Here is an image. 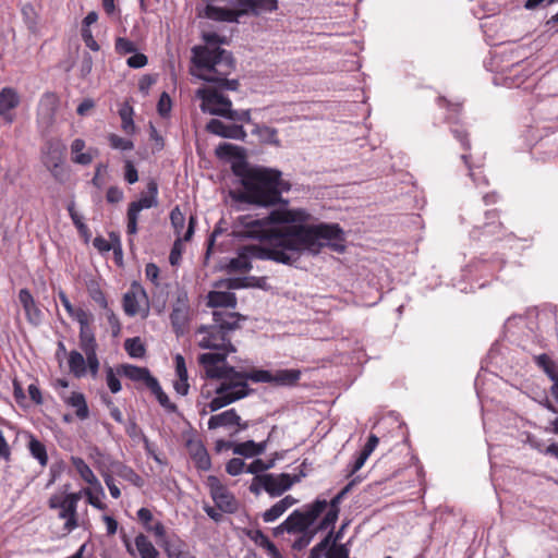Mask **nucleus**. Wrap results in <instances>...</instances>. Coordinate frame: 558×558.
<instances>
[{
	"instance_id": "f257e3e1",
	"label": "nucleus",
	"mask_w": 558,
	"mask_h": 558,
	"mask_svg": "<svg viewBox=\"0 0 558 558\" xmlns=\"http://www.w3.org/2000/svg\"><path fill=\"white\" fill-rule=\"evenodd\" d=\"M275 221L269 215L256 218L243 215L238 218V235L268 242L267 250H281L286 255L300 259L303 252L317 255L327 246L342 253L345 250L344 232L338 223L320 222L316 226H283L274 227Z\"/></svg>"
},
{
	"instance_id": "f03ea898",
	"label": "nucleus",
	"mask_w": 558,
	"mask_h": 558,
	"mask_svg": "<svg viewBox=\"0 0 558 558\" xmlns=\"http://www.w3.org/2000/svg\"><path fill=\"white\" fill-rule=\"evenodd\" d=\"M245 317L234 311H213V324L202 325L196 330L198 347L213 350L199 354L197 357L206 379L218 380L215 387V397H221L228 392L231 381L235 380L234 366L227 363L229 354L236 352L235 345L231 342V333L241 328V322Z\"/></svg>"
},
{
	"instance_id": "7ed1b4c3",
	"label": "nucleus",
	"mask_w": 558,
	"mask_h": 558,
	"mask_svg": "<svg viewBox=\"0 0 558 558\" xmlns=\"http://www.w3.org/2000/svg\"><path fill=\"white\" fill-rule=\"evenodd\" d=\"M232 170L241 179L243 186L239 201L263 207L288 203L282 198V193L289 192L291 184L282 179L281 171L271 168H248L245 163L233 165Z\"/></svg>"
},
{
	"instance_id": "20e7f679",
	"label": "nucleus",
	"mask_w": 558,
	"mask_h": 558,
	"mask_svg": "<svg viewBox=\"0 0 558 558\" xmlns=\"http://www.w3.org/2000/svg\"><path fill=\"white\" fill-rule=\"evenodd\" d=\"M235 380L227 388L228 392L221 397H214L207 404L210 412H216L238 400L247 397L253 390L248 387V380L253 383H266L277 387H294L301 379L302 373L296 368L267 369L252 368L250 371H232Z\"/></svg>"
},
{
	"instance_id": "39448f33",
	"label": "nucleus",
	"mask_w": 558,
	"mask_h": 558,
	"mask_svg": "<svg viewBox=\"0 0 558 558\" xmlns=\"http://www.w3.org/2000/svg\"><path fill=\"white\" fill-rule=\"evenodd\" d=\"M192 51V61L197 69V72L193 73L195 76L202 81L215 83L222 89H238V80L227 78L235 68L231 52L219 47L211 48L209 46H196Z\"/></svg>"
},
{
	"instance_id": "423d86ee",
	"label": "nucleus",
	"mask_w": 558,
	"mask_h": 558,
	"mask_svg": "<svg viewBox=\"0 0 558 558\" xmlns=\"http://www.w3.org/2000/svg\"><path fill=\"white\" fill-rule=\"evenodd\" d=\"M272 260L278 264L293 265L294 257L286 255L281 250H267L266 245L248 244L238 248L236 256L230 259L228 268L232 272H247L252 269V260Z\"/></svg>"
},
{
	"instance_id": "0eeeda50",
	"label": "nucleus",
	"mask_w": 558,
	"mask_h": 558,
	"mask_svg": "<svg viewBox=\"0 0 558 558\" xmlns=\"http://www.w3.org/2000/svg\"><path fill=\"white\" fill-rule=\"evenodd\" d=\"M327 509L325 499H316L305 506L304 511L294 510L282 523L281 527L288 533H306L318 517Z\"/></svg>"
},
{
	"instance_id": "6e6552de",
	"label": "nucleus",
	"mask_w": 558,
	"mask_h": 558,
	"mask_svg": "<svg viewBox=\"0 0 558 558\" xmlns=\"http://www.w3.org/2000/svg\"><path fill=\"white\" fill-rule=\"evenodd\" d=\"M147 193L142 195L140 199L131 202L126 211V233L135 235L138 231L137 222L141 210L156 207L158 205V184L150 179L146 185Z\"/></svg>"
},
{
	"instance_id": "1a4fd4ad",
	"label": "nucleus",
	"mask_w": 558,
	"mask_h": 558,
	"mask_svg": "<svg viewBox=\"0 0 558 558\" xmlns=\"http://www.w3.org/2000/svg\"><path fill=\"white\" fill-rule=\"evenodd\" d=\"M305 473L301 471L299 474L289 473H265L263 475H256V481L259 482L263 489L271 497L281 496L283 493L289 490L294 484L299 483Z\"/></svg>"
},
{
	"instance_id": "9d476101",
	"label": "nucleus",
	"mask_w": 558,
	"mask_h": 558,
	"mask_svg": "<svg viewBox=\"0 0 558 558\" xmlns=\"http://www.w3.org/2000/svg\"><path fill=\"white\" fill-rule=\"evenodd\" d=\"M196 97L202 100L201 110L205 113L226 118L232 107L231 100L211 87L196 90Z\"/></svg>"
},
{
	"instance_id": "9b49d317",
	"label": "nucleus",
	"mask_w": 558,
	"mask_h": 558,
	"mask_svg": "<svg viewBox=\"0 0 558 558\" xmlns=\"http://www.w3.org/2000/svg\"><path fill=\"white\" fill-rule=\"evenodd\" d=\"M210 496L216 507L226 513H234L239 509V502L234 495L220 482L217 476L210 475L206 482Z\"/></svg>"
},
{
	"instance_id": "f8f14e48",
	"label": "nucleus",
	"mask_w": 558,
	"mask_h": 558,
	"mask_svg": "<svg viewBox=\"0 0 558 558\" xmlns=\"http://www.w3.org/2000/svg\"><path fill=\"white\" fill-rule=\"evenodd\" d=\"M190 314L191 307L187 293L185 291H180L177 294L170 313L171 326L178 337L183 336L186 332L190 323Z\"/></svg>"
},
{
	"instance_id": "ddd939ff",
	"label": "nucleus",
	"mask_w": 558,
	"mask_h": 558,
	"mask_svg": "<svg viewBox=\"0 0 558 558\" xmlns=\"http://www.w3.org/2000/svg\"><path fill=\"white\" fill-rule=\"evenodd\" d=\"M123 311L128 316L141 315L146 318L149 314L148 298L145 290L137 284L132 288L123 295L122 300Z\"/></svg>"
},
{
	"instance_id": "4468645a",
	"label": "nucleus",
	"mask_w": 558,
	"mask_h": 558,
	"mask_svg": "<svg viewBox=\"0 0 558 558\" xmlns=\"http://www.w3.org/2000/svg\"><path fill=\"white\" fill-rule=\"evenodd\" d=\"M360 481L359 477L350 481L329 502H327L328 511L317 525V530L325 531L329 527H333L338 520L340 512V504L344 497L351 492L353 486Z\"/></svg>"
},
{
	"instance_id": "2eb2a0df",
	"label": "nucleus",
	"mask_w": 558,
	"mask_h": 558,
	"mask_svg": "<svg viewBox=\"0 0 558 558\" xmlns=\"http://www.w3.org/2000/svg\"><path fill=\"white\" fill-rule=\"evenodd\" d=\"M311 218V214L302 208L274 209L269 213V219L275 221V225L308 226L306 222Z\"/></svg>"
},
{
	"instance_id": "dca6fc26",
	"label": "nucleus",
	"mask_w": 558,
	"mask_h": 558,
	"mask_svg": "<svg viewBox=\"0 0 558 558\" xmlns=\"http://www.w3.org/2000/svg\"><path fill=\"white\" fill-rule=\"evenodd\" d=\"M66 147L60 138L51 137L41 147V162L44 166L56 167L64 162Z\"/></svg>"
},
{
	"instance_id": "f3484780",
	"label": "nucleus",
	"mask_w": 558,
	"mask_h": 558,
	"mask_svg": "<svg viewBox=\"0 0 558 558\" xmlns=\"http://www.w3.org/2000/svg\"><path fill=\"white\" fill-rule=\"evenodd\" d=\"M19 302L24 310L26 320L33 326H39L44 314L28 289L24 288L19 291Z\"/></svg>"
},
{
	"instance_id": "a211bd4d",
	"label": "nucleus",
	"mask_w": 558,
	"mask_h": 558,
	"mask_svg": "<svg viewBox=\"0 0 558 558\" xmlns=\"http://www.w3.org/2000/svg\"><path fill=\"white\" fill-rule=\"evenodd\" d=\"M49 507L51 509H60L59 518L64 519V530L66 532H72L78 526L77 523V510L70 505L65 499L58 496H52L49 499Z\"/></svg>"
},
{
	"instance_id": "6ab92c4d",
	"label": "nucleus",
	"mask_w": 558,
	"mask_h": 558,
	"mask_svg": "<svg viewBox=\"0 0 558 558\" xmlns=\"http://www.w3.org/2000/svg\"><path fill=\"white\" fill-rule=\"evenodd\" d=\"M206 130L215 135L221 136L223 138H232V140H244L246 137V132L242 125L238 124H225L222 121L218 119H211L207 125Z\"/></svg>"
},
{
	"instance_id": "aec40b11",
	"label": "nucleus",
	"mask_w": 558,
	"mask_h": 558,
	"mask_svg": "<svg viewBox=\"0 0 558 558\" xmlns=\"http://www.w3.org/2000/svg\"><path fill=\"white\" fill-rule=\"evenodd\" d=\"M118 374L125 376L132 381L144 383L148 389L157 379L154 376H151L148 368L140 367L132 364L120 365L118 367Z\"/></svg>"
},
{
	"instance_id": "412c9836",
	"label": "nucleus",
	"mask_w": 558,
	"mask_h": 558,
	"mask_svg": "<svg viewBox=\"0 0 558 558\" xmlns=\"http://www.w3.org/2000/svg\"><path fill=\"white\" fill-rule=\"evenodd\" d=\"M238 300L234 293L228 291H211L207 296V305L214 311H230L236 307Z\"/></svg>"
},
{
	"instance_id": "4be33fe9",
	"label": "nucleus",
	"mask_w": 558,
	"mask_h": 558,
	"mask_svg": "<svg viewBox=\"0 0 558 558\" xmlns=\"http://www.w3.org/2000/svg\"><path fill=\"white\" fill-rule=\"evenodd\" d=\"M93 316L82 320L80 324L78 342L84 353L97 351L98 344L92 327Z\"/></svg>"
},
{
	"instance_id": "5701e85b",
	"label": "nucleus",
	"mask_w": 558,
	"mask_h": 558,
	"mask_svg": "<svg viewBox=\"0 0 558 558\" xmlns=\"http://www.w3.org/2000/svg\"><path fill=\"white\" fill-rule=\"evenodd\" d=\"M20 105V96L12 87H4L0 90V116L11 123L13 117L9 113Z\"/></svg>"
},
{
	"instance_id": "b1692460",
	"label": "nucleus",
	"mask_w": 558,
	"mask_h": 558,
	"mask_svg": "<svg viewBox=\"0 0 558 558\" xmlns=\"http://www.w3.org/2000/svg\"><path fill=\"white\" fill-rule=\"evenodd\" d=\"M71 463L82 480L94 486L95 489H97L98 493L105 497L104 488L88 464L80 457H71Z\"/></svg>"
},
{
	"instance_id": "393cba45",
	"label": "nucleus",
	"mask_w": 558,
	"mask_h": 558,
	"mask_svg": "<svg viewBox=\"0 0 558 558\" xmlns=\"http://www.w3.org/2000/svg\"><path fill=\"white\" fill-rule=\"evenodd\" d=\"M241 11H236L229 8H220L217 5H214L211 3H208L205 8V16L209 20L217 21V22H238L239 16L242 14Z\"/></svg>"
},
{
	"instance_id": "a878e982",
	"label": "nucleus",
	"mask_w": 558,
	"mask_h": 558,
	"mask_svg": "<svg viewBox=\"0 0 558 558\" xmlns=\"http://www.w3.org/2000/svg\"><path fill=\"white\" fill-rule=\"evenodd\" d=\"M451 132H452L453 136L461 143L462 149L464 151H469L471 149V143L469 141L468 132L464 129L460 128V126L452 128ZM461 159L463 160L464 165L469 169L470 177L472 178V180L476 184H478L477 183V179H476V173L473 171V168H472V165H471V161H470L471 155L464 153V154L461 155Z\"/></svg>"
},
{
	"instance_id": "bb28decb",
	"label": "nucleus",
	"mask_w": 558,
	"mask_h": 558,
	"mask_svg": "<svg viewBox=\"0 0 558 558\" xmlns=\"http://www.w3.org/2000/svg\"><path fill=\"white\" fill-rule=\"evenodd\" d=\"M240 422V415L234 409H230L222 413L211 415L208 420V428L216 429L218 427L239 426Z\"/></svg>"
},
{
	"instance_id": "cd10ccee",
	"label": "nucleus",
	"mask_w": 558,
	"mask_h": 558,
	"mask_svg": "<svg viewBox=\"0 0 558 558\" xmlns=\"http://www.w3.org/2000/svg\"><path fill=\"white\" fill-rule=\"evenodd\" d=\"M536 364L544 369L553 380L551 393L558 402V372L555 362L545 353L535 357Z\"/></svg>"
},
{
	"instance_id": "c85d7f7f",
	"label": "nucleus",
	"mask_w": 558,
	"mask_h": 558,
	"mask_svg": "<svg viewBox=\"0 0 558 558\" xmlns=\"http://www.w3.org/2000/svg\"><path fill=\"white\" fill-rule=\"evenodd\" d=\"M86 144L82 138H75L71 144V159L74 163L81 166H88L93 162V155L90 153H84Z\"/></svg>"
},
{
	"instance_id": "c756f323",
	"label": "nucleus",
	"mask_w": 558,
	"mask_h": 558,
	"mask_svg": "<svg viewBox=\"0 0 558 558\" xmlns=\"http://www.w3.org/2000/svg\"><path fill=\"white\" fill-rule=\"evenodd\" d=\"M246 535L259 547L267 550L272 558L280 557V553L276 545L269 539V537L262 530H250Z\"/></svg>"
},
{
	"instance_id": "7c9ffc66",
	"label": "nucleus",
	"mask_w": 558,
	"mask_h": 558,
	"mask_svg": "<svg viewBox=\"0 0 558 558\" xmlns=\"http://www.w3.org/2000/svg\"><path fill=\"white\" fill-rule=\"evenodd\" d=\"M113 473L120 478L130 482L136 487L144 485V480L140 476L131 466L125 465L121 462L113 464Z\"/></svg>"
},
{
	"instance_id": "2f4dec72",
	"label": "nucleus",
	"mask_w": 558,
	"mask_h": 558,
	"mask_svg": "<svg viewBox=\"0 0 558 558\" xmlns=\"http://www.w3.org/2000/svg\"><path fill=\"white\" fill-rule=\"evenodd\" d=\"M265 442H255L254 440H247L239 442L233 447V453L243 456L246 458L255 457L265 451Z\"/></svg>"
},
{
	"instance_id": "473e14b6",
	"label": "nucleus",
	"mask_w": 558,
	"mask_h": 558,
	"mask_svg": "<svg viewBox=\"0 0 558 558\" xmlns=\"http://www.w3.org/2000/svg\"><path fill=\"white\" fill-rule=\"evenodd\" d=\"M60 99L56 93H45L38 104V110L46 117L52 118L59 107Z\"/></svg>"
},
{
	"instance_id": "72a5a7b5",
	"label": "nucleus",
	"mask_w": 558,
	"mask_h": 558,
	"mask_svg": "<svg viewBox=\"0 0 558 558\" xmlns=\"http://www.w3.org/2000/svg\"><path fill=\"white\" fill-rule=\"evenodd\" d=\"M58 298L61 302V304L63 305L64 310L66 311V313L69 314V316L71 318H73L74 320H76L77 323H81L82 320L88 318L89 316H92L90 313H88L87 311L81 308V307H74L72 305V303L70 302L66 293L63 291V290H60L58 292Z\"/></svg>"
},
{
	"instance_id": "f704fd0d",
	"label": "nucleus",
	"mask_w": 558,
	"mask_h": 558,
	"mask_svg": "<svg viewBox=\"0 0 558 558\" xmlns=\"http://www.w3.org/2000/svg\"><path fill=\"white\" fill-rule=\"evenodd\" d=\"M66 403L75 409V414L80 420H86L89 415V410L86 399L82 392L74 391L71 393Z\"/></svg>"
},
{
	"instance_id": "c9c22d12",
	"label": "nucleus",
	"mask_w": 558,
	"mask_h": 558,
	"mask_svg": "<svg viewBox=\"0 0 558 558\" xmlns=\"http://www.w3.org/2000/svg\"><path fill=\"white\" fill-rule=\"evenodd\" d=\"M68 364L70 372L76 377L81 378L86 374V362L83 354L76 350L69 353Z\"/></svg>"
},
{
	"instance_id": "e433bc0d",
	"label": "nucleus",
	"mask_w": 558,
	"mask_h": 558,
	"mask_svg": "<svg viewBox=\"0 0 558 558\" xmlns=\"http://www.w3.org/2000/svg\"><path fill=\"white\" fill-rule=\"evenodd\" d=\"M134 542L141 558H159L158 550L146 535L138 534Z\"/></svg>"
},
{
	"instance_id": "4c0bfd02",
	"label": "nucleus",
	"mask_w": 558,
	"mask_h": 558,
	"mask_svg": "<svg viewBox=\"0 0 558 558\" xmlns=\"http://www.w3.org/2000/svg\"><path fill=\"white\" fill-rule=\"evenodd\" d=\"M86 289L89 298L101 308L107 310L108 308V301L106 298L105 292L102 291L100 283L95 280L90 279L86 282Z\"/></svg>"
},
{
	"instance_id": "58836bf2",
	"label": "nucleus",
	"mask_w": 558,
	"mask_h": 558,
	"mask_svg": "<svg viewBox=\"0 0 558 558\" xmlns=\"http://www.w3.org/2000/svg\"><path fill=\"white\" fill-rule=\"evenodd\" d=\"M151 393L156 397L159 404L168 412V413H177L178 407L175 403L171 402L168 395L162 390L159 381L156 379L155 383L149 387Z\"/></svg>"
},
{
	"instance_id": "ea45409f",
	"label": "nucleus",
	"mask_w": 558,
	"mask_h": 558,
	"mask_svg": "<svg viewBox=\"0 0 558 558\" xmlns=\"http://www.w3.org/2000/svg\"><path fill=\"white\" fill-rule=\"evenodd\" d=\"M28 450L33 458H35L41 466H46L48 463V454L46 450V446L35 438L34 436H31L28 441Z\"/></svg>"
},
{
	"instance_id": "a19ab883",
	"label": "nucleus",
	"mask_w": 558,
	"mask_h": 558,
	"mask_svg": "<svg viewBox=\"0 0 558 558\" xmlns=\"http://www.w3.org/2000/svg\"><path fill=\"white\" fill-rule=\"evenodd\" d=\"M192 460L199 471H208L211 468V460L204 446H198L192 451Z\"/></svg>"
},
{
	"instance_id": "79ce46f5",
	"label": "nucleus",
	"mask_w": 558,
	"mask_h": 558,
	"mask_svg": "<svg viewBox=\"0 0 558 558\" xmlns=\"http://www.w3.org/2000/svg\"><path fill=\"white\" fill-rule=\"evenodd\" d=\"M216 155L221 159H242L243 149L230 143H222L216 148Z\"/></svg>"
},
{
	"instance_id": "37998d69",
	"label": "nucleus",
	"mask_w": 558,
	"mask_h": 558,
	"mask_svg": "<svg viewBox=\"0 0 558 558\" xmlns=\"http://www.w3.org/2000/svg\"><path fill=\"white\" fill-rule=\"evenodd\" d=\"M119 116L121 118V129L128 135H132L135 133V124L133 121V108L130 106H123L119 110Z\"/></svg>"
},
{
	"instance_id": "c03bdc74",
	"label": "nucleus",
	"mask_w": 558,
	"mask_h": 558,
	"mask_svg": "<svg viewBox=\"0 0 558 558\" xmlns=\"http://www.w3.org/2000/svg\"><path fill=\"white\" fill-rule=\"evenodd\" d=\"M124 349L131 357L142 359L145 355V347L138 337L129 338L124 342Z\"/></svg>"
},
{
	"instance_id": "a18cd8bd",
	"label": "nucleus",
	"mask_w": 558,
	"mask_h": 558,
	"mask_svg": "<svg viewBox=\"0 0 558 558\" xmlns=\"http://www.w3.org/2000/svg\"><path fill=\"white\" fill-rule=\"evenodd\" d=\"M341 533L333 534V530L331 529L327 535L318 543L316 544L312 550L319 554L322 557L324 554L327 553V550L331 547V543H336L338 539H340Z\"/></svg>"
},
{
	"instance_id": "49530a36",
	"label": "nucleus",
	"mask_w": 558,
	"mask_h": 558,
	"mask_svg": "<svg viewBox=\"0 0 558 558\" xmlns=\"http://www.w3.org/2000/svg\"><path fill=\"white\" fill-rule=\"evenodd\" d=\"M114 50L118 54L125 56L136 52L137 47L134 41L125 37H117L114 41Z\"/></svg>"
},
{
	"instance_id": "de8ad7c7",
	"label": "nucleus",
	"mask_w": 558,
	"mask_h": 558,
	"mask_svg": "<svg viewBox=\"0 0 558 558\" xmlns=\"http://www.w3.org/2000/svg\"><path fill=\"white\" fill-rule=\"evenodd\" d=\"M108 142L113 149L131 150L134 148V144L131 140L123 138L114 133L108 135Z\"/></svg>"
},
{
	"instance_id": "09e8293b",
	"label": "nucleus",
	"mask_w": 558,
	"mask_h": 558,
	"mask_svg": "<svg viewBox=\"0 0 558 558\" xmlns=\"http://www.w3.org/2000/svg\"><path fill=\"white\" fill-rule=\"evenodd\" d=\"M170 222H171V226L174 229V232L179 235L182 232V230L184 228V225H185V216L181 211L179 206H175L171 210V213H170Z\"/></svg>"
},
{
	"instance_id": "8fccbe9b",
	"label": "nucleus",
	"mask_w": 558,
	"mask_h": 558,
	"mask_svg": "<svg viewBox=\"0 0 558 558\" xmlns=\"http://www.w3.org/2000/svg\"><path fill=\"white\" fill-rule=\"evenodd\" d=\"M68 211H69V215L72 219V222L73 225L76 227V229L78 230V232L81 234H85L87 235L89 233V229L88 227L83 222V218L82 216H80L77 214V211L75 210L74 208V204H70L68 206Z\"/></svg>"
},
{
	"instance_id": "3c124183",
	"label": "nucleus",
	"mask_w": 558,
	"mask_h": 558,
	"mask_svg": "<svg viewBox=\"0 0 558 558\" xmlns=\"http://www.w3.org/2000/svg\"><path fill=\"white\" fill-rule=\"evenodd\" d=\"M96 492H98V490L96 489ZM83 493L87 498V502L89 505H92L94 508H96L98 510L107 509V505L101 501V498H104V497L99 493L94 494L90 488H84Z\"/></svg>"
},
{
	"instance_id": "603ef678",
	"label": "nucleus",
	"mask_w": 558,
	"mask_h": 558,
	"mask_svg": "<svg viewBox=\"0 0 558 558\" xmlns=\"http://www.w3.org/2000/svg\"><path fill=\"white\" fill-rule=\"evenodd\" d=\"M331 544V547L326 553V558H349V549L344 544Z\"/></svg>"
},
{
	"instance_id": "864d4df0",
	"label": "nucleus",
	"mask_w": 558,
	"mask_h": 558,
	"mask_svg": "<svg viewBox=\"0 0 558 558\" xmlns=\"http://www.w3.org/2000/svg\"><path fill=\"white\" fill-rule=\"evenodd\" d=\"M368 457L369 456L366 452L360 451V453L356 457V459L354 460V462L348 464V466H347V472H348L347 476L350 477L353 474H355L360 469H362L363 465L365 464L366 460L368 459Z\"/></svg>"
},
{
	"instance_id": "5fc2aeb1",
	"label": "nucleus",
	"mask_w": 558,
	"mask_h": 558,
	"mask_svg": "<svg viewBox=\"0 0 558 558\" xmlns=\"http://www.w3.org/2000/svg\"><path fill=\"white\" fill-rule=\"evenodd\" d=\"M86 355V369L88 368L90 375L93 377H96L99 371V360L97 356V351L94 352H87Z\"/></svg>"
},
{
	"instance_id": "6e6d98bb",
	"label": "nucleus",
	"mask_w": 558,
	"mask_h": 558,
	"mask_svg": "<svg viewBox=\"0 0 558 558\" xmlns=\"http://www.w3.org/2000/svg\"><path fill=\"white\" fill-rule=\"evenodd\" d=\"M286 511L283 510V508L280 506L279 502H276L274 506H271L268 510H266L264 513H263V520L265 522H274L276 521L279 517H281Z\"/></svg>"
},
{
	"instance_id": "4d7b16f0",
	"label": "nucleus",
	"mask_w": 558,
	"mask_h": 558,
	"mask_svg": "<svg viewBox=\"0 0 558 558\" xmlns=\"http://www.w3.org/2000/svg\"><path fill=\"white\" fill-rule=\"evenodd\" d=\"M274 463L272 461H269L268 463L264 462L262 459L254 460L246 469L247 473L260 475V472H264L270 468H272Z\"/></svg>"
},
{
	"instance_id": "13d9d810",
	"label": "nucleus",
	"mask_w": 558,
	"mask_h": 558,
	"mask_svg": "<svg viewBox=\"0 0 558 558\" xmlns=\"http://www.w3.org/2000/svg\"><path fill=\"white\" fill-rule=\"evenodd\" d=\"M157 110L161 117H167L171 111V98L166 92L160 95L157 104Z\"/></svg>"
},
{
	"instance_id": "bf43d9fd",
	"label": "nucleus",
	"mask_w": 558,
	"mask_h": 558,
	"mask_svg": "<svg viewBox=\"0 0 558 558\" xmlns=\"http://www.w3.org/2000/svg\"><path fill=\"white\" fill-rule=\"evenodd\" d=\"M107 386L112 393H118L121 390V383L111 367L106 372Z\"/></svg>"
},
{
	"instance_id": "052dcab7",
	"label": "nucleus",
	"mask_w": 558,
	"mask_h": 558,
	"mask_svg": "<svg viewBox=\"0 0 558 558\" xmlns=\"http://www.w3.org/2000/svg\"><path fill=\"white\" fill-rule=\"evenodd\" d=\"M245 468V463L242 459L240 458H232L226 465V471L232 475V476H235V475H239L243 472Z\"/></svg>"
},
{
	"instance_id": "680f3d73",
	"label": "nucleus",
	"mask_w": 558,
	"mask_h": 558,
	"mask_svg": "<svg viewBox=\"0 0 558 558\" xmlns=\"http://www.w3.org/2000/svg\"><path fill=\"white\" fill-rule=\"evenodd\" d=\"M81 35H82V39L87 48H89L93 51H98L100 49V46L94 38L93 33L89 28L82 27Z\"/></svg>"
},
{
	"instance_id": "e2e57ef3",
	"label": "nucleus",
	"mask_w": 558,
	"mask_h": 558,
	"mask_svg": "<svg viewBox=\"0 0 558 558\" xmlns=\"http://www.w3.org/2000/svg\"><path fill=\"white\" fill-rule=\"evenodd\" d=\"M159 267L154 263H148L145 267V276L155 287L160 284L159 282Z\"/></svg>"
},
{
	"instance_id": "0e129e2a",
	"label": "nucleus",
	"mask_w": 558,
	"mask_h": 558,
	"mask_svg": "<svg viewBox=\"0 0 558 558\" xmlns=\"http://www.w3.org/2000/svg\"><path fill=\"white\" fill-rule=\"evenodd\" d=\"M124 179L129 184H134L138 181L137 169L130 160H126L124 165Z\"/></svg>"
},
{
	"instance_id": "69168bd1",
	"label": "nucleus",
	"mask_w": 558,
	"mask_h": 558,
	"mask_svg": "<svg viewBox=\"0 0 558 558\" xmlns=\"http://www.w3.org/2000/svg\"><path fill=\"white\" fill-rule=\"evenodd\" d=\"M148 62L147 57L144 53L134 52L133 56L128 58L126 64L132 69H141L144 68Z\"/></svg>"
},
{
	"instance_id": "338daca9",
	"label": "nucleus",
	"mask_w": 558,
	"mask_h": 558,
	"mask_svg": "<svg viewBox=\"0 0 558 558\" xmlns=\"http://www.w3.org/2000/svg\"><path fill=\"white\" fill-rule=\"evenodd\" d=\"M177 378H189L185 359L181 354L174 356Z\"/></svg>"
},
{
	"instance_id": "774afa93",
	"label": "nucleus",
	"mask_w": 558,
	"mask_h": 558,
	"mask_svg": "<svg viewBox=\"0 0 558 558\" xmlns=\"http://www.w3.org/2000/svg\"><path fill=\"white\" fill-rule=\"evenodd\" d=\"M124 197L123 191L118 186H110L106 193V199L110 204H118Z\"/></svg>"
}]
</instances>
